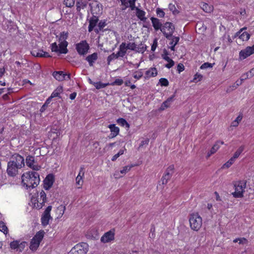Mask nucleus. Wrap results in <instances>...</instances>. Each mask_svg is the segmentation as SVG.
Listing matches in <instances>:
<instances>
[{"instance_id":"20e7f679","label":"nucleus","mask_w":254,"mask_h":254,"mask_svg":"<svg viewBox=\"0 0 254 254\" xmlns=\"http://www.w3.org/2000/svg\"><path fill=\"white\" fill-rule=\"evenodd\" d=\"M246 187V183L244 181H239L234 184L235 191L232 193L233 196L235 198H241L243 197L244 190Z\"/></svg>"},{"instance_id":"dca6fc26","label":"nucleus","mask_w":254,"mask_h":254,"mask_svg":"<svg viewBox=\"0 0 254 254\" xmlns=\"http://www.w3.org/2000/svg\"><path fill=\"white\" fill-rule=\"evenodd\" d=\"M224 142L223 141H217L216 142V143L214 144V145L211 148V150L209 152H208L207 155V158L209 157L211 155L215 153L217 150L219 148L220 146V144H223Z\"/></svg>"},{"instance_id":"1a4fd4ad","label":"nucleus","mask_w":254,"mask_h":254,"mask_svg":"<svg viewBox=\"0 0 254 254\" xmlns=\"http://www.w3.org/2000/svg\"><path fill=\"white\" fill-rule=\"evenodd\" d=\"M10 162H13L20 169L24 166V158L18 154H13L10 158Z\"/></svg>"},{"instance_id":"37998d69","label":"nucleus","mask_w":254,"mask_h":254,"mask_svg":"<svg viewBox=\"0 0 254 254\" xmlns=\"http://www.w3.org/2000/svg\"><path fill=\"white\" fill-rule=\"evenodd\" d=\"M137 0H128L127 2L129 3L128 7L130 8L131 10H136L137 7L135 6V2Z\"/></svg>"},{"instance_id":"c03bdc74","label":"nucleus","mask_w":254,"mask_h":254,"mask_svg":"<svg viewBox=\"0 0 254 254\" xmlns=\"http://www.w3.org/2000/svg\"><path fill=\"white\" fill-rule=\"evenodd\" d=\"M67 37H68V33L63 32L61 33L60 36L59 38V42L66 41V39L67 38Z\"/></svg>"},{"instance_id":"13d9d810","label":"nucleus","mask_w":254,"mask_h":254,"mask_svg":"<svg viewBox=\"0 0 254 254\" xmlns=\"http://www.w3.org/2000/svg\"><path fill=\"white\" fill-rule=\"evenodd\" d=\"M75 180H76V184L77 185L80 186H81L82 185L83 181L82 180V176H80V175H78L77 176Z\"/></svg>"},{"instance_id":"e2e57ef3","label":"nucleus","mask_w":254,"mask_h":254,"mask_svg":"<svg viewBox=\"0 0 254 254\" xmlns=\"http://www.w3.org/2000/svg\"><path fill=\"white\" fill-rule=\"evenodd\" d=\"M131 168V166H126L123 168V170H121L120 172L122 174H125L128 171H129L130 170Z\"/></svg>"},{"instance_id":"7c9ffc66","label":"nucleus","mask_w":254,"mask_h":254,"mask_svg":"<svg viewBox=\"0 0 254 254\" xmlns=\"http://www.w3.org/2000/svg\"><path fill=\"white\" fill-rule=\"evenodd\" d=\"M201 7L206 12H210L213 10V7L206 3H202Z\"/></svg>"},{"instance_id":"c9c22d12","label":"nucleus","mask_w":254,"mask_h":254,"mask_svg":"<svg viewBox=\"0 0 254 254\" xmlns=\"http://www.w3.org/2000/svg\"><path fill=\"white\" fill-rule=\"evenodd\" d=\"M110 84L109 83H103L100 81L95 82L94 84V86L96 87L97 89H100L101 88H103L106 87L107 86L109 85Z\"/></svg>"},{"instance_id":"49530a36","label":"nucleus","mask_w":254,"mask_h":254,"mask_svg":"<svg viewBox=\"0 0 254 254\" xmlns=\"http://www.w3.org/2000/svg\"><path fill=\"white\" fill-rule=\"evenodd\" d=\"M51 50L52 52L60 53L59 47H58V46L57 45V44L56 42L52 43L51 45Z\"/></svg>"},{"instance_id":"5fc2aeb1","label":"nucleus","mask_w":254,"mask_h":254,"mask_svg":"<svg viewBox=\"0 0 254 254\" xmlns=\"http://www.w3.org/2000/svg\"><path fill=\"white\" fill-rule=\"evenodd\" d=\"M124 83V81L122 79L117 78L115 80L111 83V85H121Z\"/></svg>"},{"instance_id":"2f4dec72","label":"nucleus","mask_w":254,"mask_h":254,"mask_svg":"<svg viewBox=\"0 0 254 254\" xmlns=\"http://www.w3.org/2000/svg\"><path fill=\"white\" fill-rule=\"evenodd\" d=\"M146 45L141 43L138 46H136V52L137 53H143L147 49Z\"/></svg>"},{"instance_id":"69168bd1","label":"nucleus","mask_w":254,"mask_h":254,"mask_svg":"<svg viewBox=\"0 0 254 254\" xmlns=\"http://www.w3.org/2000/svg\"><path fill=\"white\" fill-rule=\"evenodd\" d=\"M65 209V207L62 205H60V206H59L58 207V210L60 211V214H61V215H63Z\"/></svg>"},{"instance_id":"6e6552de","label":"nucleus","mask_w":254,"mask_h":254,"mask_svg":"<svg viewBox=\"0 0 254 254\" xmlns=\"http://www.w3.org/2000/svg\"><path fill=\"white\" fill-rule=\"evenodd\" d=\"M89 49V46L86 41H82L76 45V49L79 55L86 54Z\"/></svg>"},{"instance_id":"f3484780","label":"nucleus","mask_w":254,"mask_h":254,"mask_svg":"<svg viewBox=\"0 0 254 254\" xmlns=\"http://www.w3.org/2000/svg\"><path fill=\"white\" fill-rule=\"evenodd\" d=\"M97 59L98 54L97 53H94L91 55H88L85 59L90 66H93L94 63Z\"/></svg>"},{"instance_id":"a18cd8bd","label":"nucleus","mask_w":254,"mask_h":254,"mask_svg":"<svg viewBox=\"0 0 254 254\" xmlns=\"http://www.w3.org/2000/svg\"><path fill=\"white\" fill-rule=\"evenodd\" d=\"M75 0H64V3L66 7H71L74 5Z\"/></svg>"},{"instance_id":"774afa93","label":"nucleus","mask_w":254,"mask_h":254,"mask_svg":"<svg viewBox=\"0 0 254 254\" xmlns=\"http://www.w3.org/2000/svg\"><path fill=\"white\" fill-rule=\"evenodd\" d=\"M149 139L146 138L144 140H143L141 141L140 144L139 145V147L143 146L144 145H147L149 143Z\"/></svg>"},{"instance_id":"72a5a7b5","label":"nucleus","mask_w":254,"mask_h":254,"mask_svg":"<svg viewBox=\"0 0 254 254\" xmlns=\"http://www.w3.org/2000/svg\"><path fill=\"white\" fill-rule=\"evenodd\" d=\"M117 123L122 126V127L126 126L127 127H129V125L127 122V121L123 118H119L117 120Z\"/></svg>"},{"instance_id":"2eb2a0df","label":"nucleus","mask_w":254,"mask_h":254,"mask_svg":"<svg viewBox=\"0 0 254 254\" xmlns=\"http://www.w3.org/2000/svg\"><path fill=\"white\" fill-rule=\"evenodd\" d=\"M108 128H110L111 131V133L108 136L109 138H113L119 133L120 129L118 127H116L115 124L109 125Z\"/></svg>"},{"instance_id":"bb28decb","label":"nucleus","mask_w":254,"mask_h":254,"mask_svg":"<svg viewBox=\"0 0 254 254\" xmlns=\"http://www.w3.org/2000/svg\"><path fill=\"white\" fill-rule=\"evenodd\" d=\"M170 40H171L172 41L169 43L170 45H171V47H170V48L172 51H175V46L178 43L179 40H180V38H179V37L173 36V37H172V38H171Z\"/></svg>"},{"instance_id":"de8ad7c7","label":"nucleus","mask_w":254,"mask_h":254,"mask_svg":"<svg viewBox=\"0 0 254 254\" xmlns=\"http://www.w3.org/2000/svg\"><path fill=\"white\" fill-rule=\"evenodd\" d=\"M168 8L170 11H172L174 14H178L179 12V11L176 9L175 5L172 3H170L169 4Z\"/></svg>"},{"instance_id":"603ef678","label":"nucleus","mask_w":254,"mask_h":254,"mask_svg":"<svg viewBox=\"0 0 254 254\" xmlns=\"http://www.w3.org/2000/svg\"><path fill=\"white\" fill-rule=\"evenodd\" d=\"M159 83L162 86H167L169 85L168 80L165 78H161L159 79Z\"/></svg>"},{"instance_id":"c85d7f7f","label":"nucleus","mask_w":254,"mask_h":254,"mask_svg":"<svg viewBox=\"0 0 254 254\" xmlns=\"http://www.w3.org/2000/svg\"><path fill=\"white\" fill-rule=\"evenodd\" d=\"M93 10L94 13L97 15L100 14L102 13L103 5L100 2L96 1V6L94 7Z\"/></svg>"},{"instance_id":"a211bd4d","label":"nucleus","mask_w":254,"mask_h":254,"mask_svg":"<svg viewBox=\"0 0 254 254\" xmlns=\"http://www.w3.org/2000/svg\"><path fill=\"white\" fill-rule=\"evenodd\" d=\"M174 95H172L163 102L160 108V110H164L169 107L174 100Z\"/></svg>"},{"instance_id":"79ce46f5","label":"nucleus","mask_w":254,"mask_h":254,"mask_svg":"<svg viewBox=\"0 0 254 254\" xmlns=\"http://www.w3.org/2000/svg\"><path fill=\"white\" fill-rule=\"evenodd\" d=\"M0 231L2 232L4 234L8 233L7 227L2 221H0Z\"/></svg>"},{"instance_id":"9d476101","label":"nucleus","mask_w":254,"mask_h":254,"mask_svg":"<svg viewBox=\"0 0 254 254\" xmlns=\"http://www.w3.org/2000/svg\"><path fill=\"white\" fill-rule=\"evenodd\" d=\"M20 169L14 164L13 162L10 161L7 163V173L9 176L14 177L17 174L18 169Z\"/></svg>"},{"instance_id":"393cba45","label":"nucleus","mask_w":254,"mask_h":254,"mask_svg":"<svg viewBox=\"0 0 254 254\" xmlns=\"http://www.w3.org/2000/svg\"><path fill=\"white\" fill-rule=\"evenodd\" d=\"M65 75L63 71H55L53 73V76L59 81H62L65 79Z\"/></svg>"},{"instance_id":"412c9836","label":"nucleus","mask_w":254,"mask_h":254,"mask_svg":"<svg viewBox=\"0 0 254 254\" xmlns=\"http://www.w3.org/2000/svg\"><path fill=\"white\" fill-rule=\"evenodd\" d=\"M87 5V2L86 1H83L81 0H77L76 2V6L77 11L79 13V15H80V10L81 9H84L86 7Z\"/></svg>"},{"instance_id":"473e14b6","label":"nucleus","mask_w":254,"mask_h":254,"mask_svg":"<svg viewBox=\"0 0 254 254\" xmlns=\"http://www.w3.org/2000/svg\"><path fill=\"white\" fill-rule=\"evenodd\" d=\"M34 162V157L29 155L26 157V163L28 167H31V166H32V165H33Z\"/></svg>"},{"instance_id":"864d4df0","label":"nucleus","mask_w":254,"mask_h":254,"mask_svg":"<svg viewBox=\"0 0 254 254\" xmlns=\"http://www.w3.org/2000/svg\"><path fill=\"white\" fill-rule=\"evenodd\" d=\"M203 76L201 74H199V73H196L194 75V77H193V81L194 82H197L198 81H200L202 78Z\"/></svg>"},{"instance_id":"f704fd0d","label":"nucleus","mask_w":254,"mask_h":254,"mask_svg":"<svg viewBox=\"0 0 254 254\" xmlns=\"http://www.w3.org/2000/svg\"><path fill=\"white\" fill-rule=\"evenodd\" d=\"M137 45L135 43H129L127 45L126 44V48L127 50H130L136 52Z\"/></svg>"},{"instance_id":"f03ea898","label":"nucleus","mask_w":254,"mask_h":254,"mask_svg":"<svg viewBox=\"0 0 254 254\" xmlns=\"http://www.w3.org/2000/svg\"><path fill=\"white\" fill-rule=\"evenodd\" d=\"M202 218L198 213H193L189 215V222L190 228L194 230L198 231L202 226Z\"/></svg>"},{"instance_id":"9b49d317","label":"nucleus","mask_w":254,"mask_h":254,"mask_svg":"<svg viewBox=\"0 0 254 254\" xmlns=\"http://www.w3.org/2000/svg\"><path fill=\"white\" fill-rule=\"evenodd\" d=\"M254 53V52L252 50L251 47L248 46L239 52V60L240 61L243 60Z\"/></svg>"},{"instance_id":"423d86ee","label":"nucleus","mask_w":254,"mask_h":254,"mask_svg":"<svg viewBox=\"0 0 254 254\" xmlns=\"http://www.w3.org/2000/svg\"><path fill=\"white\" fill-rule=\"evenodd\" d=\"M87 245L86 243L77 244L71 249L68 254H86L87 250L85 247Z\"/></svg>"},{"instance_id":"0e129e2a","label":"nucleus","mask_w":254,"mask_h":254,"mask_svg":"<svg viewBox=\"0 0 254 254\" xmlns=\"http://www.w3.org/2000/svg\"><path fill=\"white\" fill-rule=\"evenodd\" d=\"M167 62H168V64L165 65V67H166L168 68H170L171 67L174 66L175 63L172 59H170V60H168V61Z\"/></svg>"},{"instance_id":"4be33fe9","label":"nucleus","mask_w":254,"mask_h":254,"mask_svg":"<svg viewBox=\"0 0 254 254\" xmlns=\"http://www.w3.org/2000/svg\"><path fill=\"white\" fill-rule=\"evenodd\" d=\"M107 25L106 20H101L98 23V28L94 29L96 33L98 34L100 31H104L103 28Z\"/></svg>"},{"instance_id":"6ab92c4d","label":"nucleus","mask_w":254,"mask_h":254,"mask_svg":"<svg viewBox=\"0 0 254 254\" xmlns=\"http://www.w3.org/2000/svg\"><path fill=\"white\" fill-rule=\"evenodd\" d=\"M150 20H151L152 25L156 31H157L159 29L161 30L162 24L159 19L157 18L152 17H151Z\"/></svg>"},{"instance_id":"a878e982","label":"nucleus","mask_w":254,"mask_h":254,"mask_svg":"<svg viewBox=\"0 0 254 254\" xmlns=\"http://www.w3.org/2000/svg\"><path fill=\"white\" fill-rule=\"evenodd\" d=\"M52 217L51 216L50 214H47L43 213L42 217H41V223L44 226H47L49 222V220L52 219Z\"/></svg>"},{"instance_id":"338daca9","label":"nucleus","mask_w":254,"mask_h":254,"mask_svg":"<svg viewBox=\"0 0 254 254\" xmlns=\"http://www.w3.org/2000/svg\"><path fill=\"white\" fill-rule=\"evenodd\" d=\"M249 78H250V76L249 75V72H246L242 75L241 78V80L243 82V81L244 80H245L246 79Z\"/></svg>"},{"instance_id":"052dcab7","label":"nucleus","mask_w":254,"mask_h":254,"mask_svg":"<svg viewBox=\"0 0 254 254\" xmlns=\"http://www.w3.org/2000/svg\"><path fill=\"white\" fill-rule=\"evenodd\" d=\"M45 203H42V201H40V200H38V202L37 203V205H36V203H34V207L37 209H40L42 208V207L45 205Z\"/></svg>"},{"instance_id":"5701e85b","label":"nucleus","mask_w":254,"mask_h":254,"mask_svg":"<svg viewBox=\"0 0 254 254\" xmlns=\"http://www.w3.org/2000/svg\"><path fill=\"white\" fill-rule=\"evenodd\" d=\"M127 53V49L126 48V43L123 42L120 46L119 51L117 53L119 57H124Z\"/></svg>"},{"instance_id":"4c0bfd02","label":"nucleus","mask_w":254,"mask_h":254,"mask_svg":"<svg viewBox=\"0 0 254 254\" xmlns=\"http://www.w3.org/2000/svg\"><path fill=\"white\" fill-rule=\"evenodd\" d=\"M244 146H240L237 150L235 152L233 157L236 159L240 156V155L241 154V153L244 151Z\"/></svg>"},{"instance_id":"ea45409f","label":"nucleus","mask_w":254,"mask_h":254,"mask_svg":"<svg viewBox=\"0 0 254 254\" xmlns=\"http://www.w3.org/2000/svg\"><path fill=\"white\" fill-rule=\"evenodd\" d=\"M250 38V35L247 32H244L240 35V39L243 41H248Z\"/></svg>"},{"instance_id":"ddd939ff","label":"nucleus","mask_w":254,"mask_h":254,"mask_svg":"<svg viewBox=\"0 0 254 254\" xmlns=\"http://www.w3.org/2000/svg\"><path fill=\"white\" fill-rule=\"evenodd\" d=\"M114 233L112 231H109L104 234L101 237V241L103 243H108L114 239Z\"/></svg>"},{"instance_id":"3c124183","label":"nucleus","mask_w":254,"mask_h":254,"mask_svg":"<svg viewBox=\"0 0 254 254\" xmlns=\"http://www.w3.org/2000/svg\"><path fill=\"white\" fill-rule=\"evenodd\" d=\"M214 64H211L209 63H205L203 64L200 67V69H206L208 68H212L213 67V65Z\"/></svg>"},{"instance_id":"f257e3e1","label":"nucleus","mask_w":254,"mask_h":254,"mask_svg":"<svg viewBox=\"0 0 254 254\" xmlns=\"http://www.w3.org/2000/svg\"><path fill=\"white\" fill-rule=\"evenodd\" d=\"M22 184L26 189L36 187L40 183L39 174L36 172H28L21 176Z\"/></svg>"},{"instance_id":"8fccbe9b","label":"nucleus","mask_w":254,"mask_h":254,"mask_svg":"<svg viewBox=\"0 0 254 254\" xmlns=\"http://www.w3.org/2000/svg\"><path fill=\"white\" fill-rule=\"evenodd\" d=\"M40 201H42V203H45L47 201L46 194L44 190H42L40 192V198H38Z\"/></svg>"},{"instance_id":"58836bf2","label":"nucleus","mask_w":254,"mask_h":254,"mask_svg":"<svg viewBox=\"0 0 254 254\" xmlns=\"http://www.w3.org/2000/svg\"><path fill=\"white\" fill-rule=\"evenodd\" d=\"M19 242L20 241L19 240H15L11 242L9 245L10 248L12 250H16V251H17Z\"/></svg>"},{"instance_id":"c756f323","label":"nucleus","mask_w":254,"mask_h":254,"mask_svg":"<svg viewBox=\"0 0 254 254\" xmlns=\"http://www.w3.org/2000/svg\"><path fill=\"white\" fill-rule=\"evenodd\" d=\"M145 74L148 77H155L157 74V71L155 67H152L147 70Z\"/></svg>"},{"instance_id":"0eeeda50","label":"nucleus","mask_w":254,"mask_h":254,"mask_svg":"<svg viewBox=\"0 0 254 254\" xmlns=\"http://www.w3.org/2000/svg\"><path fill=\"white\" fill-rule=\"evenodd\" d=\"M174 173V165H171L166 169L164 175L161 179L163 185L166 184L168 182V181L171 179Z\"/></svg>"},{"instance_id":"680f3d73","label":"nucleus","mask_w":254,"mask_h":254,"mask_svg":"<svg viewBox=\"0 0 254 254\" xmlns=\"http://www.w3.org/2000/svg\"><path fill=\"white\" fill-rule=\"evenodd\" d=\"M185 69V66L183 64L180 63L177 65V71L178 73H180Z\"/></svg>"},{"instance_id":"09e8293b","label":"nucleus","mask_w":254,"mask_h":254,"mask_svg":"<svg viewBox=\"0 0 254 254\" xmlns=\"http://www.w3.org/2000/svg\"><path fill=\"white\" fill-rule=\"evenodd\" d=\"M27 245V242L25 241L20 242L19 243L18 245V248L17 249V251H19V252H21L24 249L25 246Z\"/></svg>"},{"instance_id":"aec40b11","label":"nucleus","mask_w":254,"mask_h":254,"mask_svg":"<svg viewBox=\"0 0 254 254\" xmlns=\"http://www.w3.org/2000/svg\"><path fill=\"white\" fill-rule=\"evenodd\" d=\"M136 15L138 19L143 22H145L147 18L145 16V12L142 10H141L139 8H136Z\"/></svg>"},{"instance_id":"f8f14e48","label":"nucleus","mask_w":254,"mask_h":254,"mask_svg":"<svg viewBox=\"0 0 254 254\" xmlns=\"http://www.w3.org/2000/svg\"><path fill=\"white\" fill-rule=\"evenodd\" d=\"M54 182V177L52 174H49L46 177L44 182V189L46 190L50 189L53 185Z\"/></svg>"},{"instance_id":"e433bc0d","label":"nucleus","mask_w":254,"mask_h":254,"mask_svg":"<svg viewBox=\"0 0 254 254\" xmlns=\"http://www.w3.org/2000/svg\"><path fill=\"white\" fill-rule=\"evenodd\" d=\"M119 58V56H118L117 53L115 54L114 53H112L111 55L109 56L107 58V64L108 65L110 64L111 62L114 60L117 59Z\"/></svg>"},{"instance_id":"4d7b16f0","label":"nucleus","mask_w":254,"mask_h":254,"mask_svg":"<svg viewBox=\"0 0 254 254\" xmlns=\"http://www.w3.org/2000/svg\"><path fill=\"white\" fill-rule=\"evenodd\" d=\"M156 13L158 16H159L160 18L164 17L165 14L164 11L160 8H157L156 9Z\"/></svg>"},{"instance_id":"b1692460","label":"nucleus","mask_w":254,"mask_h":254,"mask_svg":"<svg viewBox=\"0 0 254 254\" xmlns=\"http://www.w3.org/2000/svg\"><path fill=\"white\" fill-rule=\"evenodd\" d=\"M59 49L60 54H66L68 52L67 46L68 43L67 41L60 42Z\"/></svg>"},{"instance_id":"4468645a","label":"nucleus","mask_w":254,"mask_h":254,"mask_svg":"<svg viewBox=\"0 0 254 254\" xmlns=\"http://www.w3.org/2000/svg\"><path fill=\"white\" fill-rule=\"evenodd\" d=\"M99 21V18L98 16L96 15H93L89 19V26H88V31L91 32L93 31L95 26L97 25Z\"/></svg>"},{"instance_id":"bf43d9fd","label":"nucleus","mask_w":254,"mask_h":254,"mask_svg":"<svg viewBox=\"0 0 254 254\" xmlns=\"http://www.w3.org/2000/svg\"><path fill=\"white\" fill-rule=\"evenodd\" d=\"M143 76V73L140 71H136L133 74V77L135 79H139Z\"/></svg>"},{"instance_id":"39448f33","label":"nucleus","mask_w":254,"mask_h":254,"mask_svg":"<svg viewBox=\"0 0 254 254\" xmlns=\"http://www.w3.org/2000/svg\"><path fill=\"white\" fill-rule=\"evenodd\" d=\"M175 27L171 22H167L161 29V32L167 39H171L173 37Z\"/></svg>"},{"instance_id":"6e6d98bb","label":"nucleus","mask_w":254,"mask_h":254,"mask_svg":"<svg viewBox=\"0 0 254 254\" xmlns=\"http://www.w3.org/2000/svg\"><path fill=\"white\" fill-rule=\"evenodd\" d=\"M169 55L168 51L164 49L163 50V53L162 55V58L165 60L166 61H168V60H170V58L168 56Z\"/></svg>"},{"instance_id":"7ed1b4c3","label":"nucleus","mask_w":254,"mask_h":254,"mask_svg":"<svg viewBox=\"0 0 254 254\" xmlns=\"http://www.w3.org/2000/svg\"><path fill=\"white\" fill-rule=\"evenodd\" d=\"M44 233L45 232L43 230L39 231L31 239L29 247V248L31 251H35L37 250L39 246L40 242L44 237Z\"/></svg>"},{"instance_id":"a19ab883","label":"nucleus","mask_w":254,"mask_h":254,"mask_svg":"<svg viewBox=\"0 0 254 254\" xmlns=\"http://www.w3.org/2000/svg\"><path fill=\"white\" fill-rule=\"evenodd\" d=\"M235 159L232 157L227 162H226L222 166L223 168H229L234 162Z\"/></svg>"},{"instance_id":"cd10ccee","label":"nucleus","mask_w":254,"mask_h":254,"mask_svg":"<svg viewBox=\"0 0 254 254\" xmlns=\"http://www.w3.org/2000/svg\"><path fill=\"white\" fill-rule=\"evenodd\" d=\"M63 87L61 86H58L52 93L51 95V98H54L56 97H58L59 98H61L60 96V94L63 92Z\"/></svg>"}]
</instances>
